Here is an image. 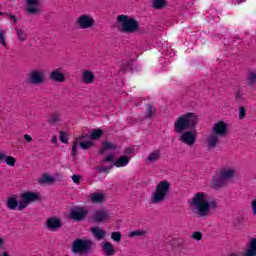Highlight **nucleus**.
Returning <instances> with one entry per match:
<instances>
[{
  "label": "nucleus",
  "instance_id": "f257e3e1",
  "mask_svg": "<svg viewBox=\"0 0 256 256\" xmlns=\"http://www.w3.org/2000/svg\"><path fill=\"white\" fill-rule=\"evenodd\" d=\"M198 123L199 118L197 117V114L193 112L180 115L174 123L175 133L181 135L180 141L189 147L195 145V141H197L195 133L189 131V129H195Z\"/></svg>",
  "mask_w": 256,
  "mask_h": 256
},
{
  "label": "nucleus",
  "instance_id": "f03ea898",
  "mask_svg": "<svg viewBox=\"0 0 256 256\" xmlns=\"http://www.w3.org/2000/svg\"><path fill=\"white\" fill-rule=\"evenodd\" d=\"M195 207L196 213L198 217H207L209 215V211H214V213H217V210L219 209V204L216 200L208 202L205 199V193L199 192L195 194V196L192 198V203Z\"/></svg>",
  "mask_w": 256,
  "mask_h": 256
},
{
  "label": "nucleus",
  "instance_id": "7ed1b4c3",
  "mask_svg": "<svg viewBox=\"0 0 256 256\" xmlns=\"http://www.w3.org/2000/svg\"><path fill=\"white\" fill-rule=\"evenodd\" d=\"M228 131L229 130L227 127V123H225L224 121H219L216 124H214L212 128V133H210L206 139L207 148L209 150L216 149V147L220 143L219 137H226Z\"/></svg>",
  "mask_w": 256,
  "mask_h": 256
},
{
  "label": "nucleus",
  "instance_id": "20e7f679",
  "mask_svg": "<svg viewBox=\"0 0 256 256\" xmlns=\"http://www.w3.org/2000/svg\"><path fill=\"white\" fill-rule=\"evenodd\" d=\"M171 189V182L167 180L160 181L154 191L152 192L150 201L153 205H157V203H163L167 201V197L169 195V191Z\"/></svg>",
  "mask_w": 256,
  "mask_h": 256
},
{
  "label": "nucleus",
  "instance_id": "39448f33",
  "mask_svg": "<svg viewBox=\"0 0 256 256\" xmlns=\"http://www.w3.org/2000/svg\"><path fill=\"white\" fill-rule=\"evenodd\" d=\"M117 23H120L122 33H135L139 29V22L134 18H129L127 15H118L116 18Z\"/></svg>",
  "mask_w": 256,
  "mask_h": 256
},
{
  "label": "nucleus",
  "instance_id": "423d86ee",
  "mask_svg": "<svg viewBox=\"0 0 256 256\" xmlns=\"http://www.w3.org/2000/svg\"><path fill=\"white\" fill-rule=\"evenodd\" d=\"M93 249V240L77 238L72 243L74 255H87Z\"/></svg>",
  "mask_w": 256,
  "mask_h": 256
},
{
  "label": "nucleus",
  "instance_id": "0eeeda50",
  "mask_svg": "<svg viewBox=\"0 0 256 256\" xmlns=\"http://www.w3.org/2000/svg\"><path fill=\"white\" fill-rule=\"evenodd\" d=\"M40 196L37 192L26 191L21 194V200L19 202L18 211H23V209H27L31 203H36L39 201Z\"/></svg>",
  "mask_w": 256,
  "mask_h": 256
},
{
  "label": "nucleus",
  "instance_id": "6e6552de",
  "mask_svg": "<svg viewBox=\"0 0 256 256\" xmlns=\"http://www.w3.org/2000/svg\"><path fill=\"white\" fill-rule=\"evenodd\" d=\"M111 219V214L107 209H96L92 214V221L94 223H105Z\"/></svg>",
  "mask_w": 256,
  "mask_h": 256
},
{
  "label": "nucleus",
  "instance_id": "1a4fd4ad",
  "mask_svg": "<svg viewBox=\"0 0 256 256\" xmlns=\"http://www.w3.org/2000/svg\"><path fill=\"white\" fill-rule=\"evenodd\" d=\"M76 24L79 29H91L95 25V19L87 14H82L77 18Z\"/></svg>",
  "mask_w": 256,
  "mask_h": 256
},
{
  "label": "nucleus",
  "instance_id": "9d476101",
  "mask_svg": "<svg viewBox=\"0 0 256 256\" xmlns=\"http://www.w3.org/2000/svg\"><path fill=\"white\" fill-rule=\"evenodd\" d=\"M87 215H89V211L87 209L81 206H77L70 211L69 217L72 219V221L79 222L83 221Z\"/></svg>",
  "mask_w": 256,
  "mask_h": 256
},
{
  "label": "nucleus",
  "instance_id": "9b49d317",
  "mask_svg": "<svg viewBox=\"0 0 256 256\" xmlns=\"http://www.w3.org/2000/svg\"><path fill=\"white\" fill-rule=\"evenodd\" d=\"M25 10L28 15H39L41 13V0H26Z\"/></svg>",
  "mask_w": 256,
  "mask_h": 256
},
{
  "label": "nucleus",
  "instance_id": "f8f14e48",
  "mask_svg": "<svg viewBox=\"0 0 256 256\" xmlns=\"http://www.w3.org/2000/svg\"><path fill=\"white\" fill-rule=\"evenodd\" d=\"M27 81L31 85H43L45 75L41 71L34 70L29 73Z\"/></svg>",
  "mask_w": 256,
  "mask_h": 256
},
{
  "label": "nucleus",
  "instance_id": "ddd939ff",
  "mask_svg": "<svg viewBox=\"0 0 256 256\" xmlns=\"http://www.w3.org/2000/svg\"><path fill=\"white\" fill-rule=\"evenodd\" d=\"M218 172L221 178L225 179L226 183H229L237 175V170L234 167H223Z\"/></svg>",
  "mask_w": 256,
  "mask_h": 256
},
{
  "label": "nucleus",
  "instance_id": "4468645a",
  "mask_svg": "<svg viewBox=\"0 0 256 256\" xmlns=\"http://www.w3.org/2000/svg\"><path fill=\"white\" fill-rule=\"evenodd\" d=\"M210 185L212 189H222V187H225L227 185V181L222 178L221 174L216 171L215 175L212 178V181L210 182Z\"/></svg>",
  "mask_w": 256,
  "mask_h": 256
},
{
  "label": "nucleus",
  "instance_id": "2eb2a0df",
  "mask_svg": "<svg viewBox=\"0 0 256 256\" xmlns=\"http://www.w3.org/2000/svg\"><path fill=\"white\" fill-rule=\"evenodd\" d=\"M49 79L54 81V83H63L65 82V73H63V69L56 68L50 72Z\"/></svg>",
  "mask_w": 256,
  "mask_h": 256
},
{
  "label": "nucleus",
  "instance_id": "dca6fc26",
  "mask_svg": "<svg viewBox=\"0 0 256 256\" xmlns=\"http://www.w3.org/2000/svg\"><path fill=\"white\" fill-rule=\"evenodd\" d=\"M45 227L49 229V231H57V229L63 227V222L59 218L51 217L46 220Z\"/></svg>",
  "mask_w": 256,
  "mask_h": 256
},
{
  "label": "nucleus",
  "instance_id": "f3484780",
  "mask_svg": "<svg viewBox=\"0 0 256 256\" xmlns=\"http://www.w3.org/2000/svg\"><path fill=\"white\" fill-rule=\"evenodd\" d=\"M90 231L94 239H96L97 241H103V239H105V236L107 235L105 230H103L102 228H99V226L92 227Z\"/></svg>",
  "mask_w": 256,
  "mask_h": 256
},
{
  "label": "nucleus",
  "instance_id": "a211bd4d",
  "mask_svg": "<svg viewBox=\"0 0 256 256\" xmlns=\"http://www.w3.org/2000/svg\"><path fill=\"white\" fill-rule=\"evenodd\" d=\"M243 256H256V238L250 239L248 248L242 253Z\"/></svg>",
  "mask_w": 256,
  "mask_h": 256
},
{
  "label": "nucleus",
  "instance_id": "6ab92c4d",
  "mask_svg": "<svg viewBox=\"0 0 256 256\" xmlns=\"http://www.w3.org/2000/svg\"><path fill=\"white\" fill-rule=\"evenodd\" d=\"M102 252L105 256H115V246L111 242H103Z\"/></svg>",
  "mask_w": 256,
  "mask_h": 256
},
{
  "label": "nucleus",
  "instance_id": "aec40b11",
  "mask_svg": "<svg viewBox=\"0 0 256 256\" xmlns=\"http://www.w3.org/2000/svg\"><path fill=\"white\" fill-rule=\"evenodd\" d=\"M95 81V74L91 70H85L82 72V82L86 85H91Z\"/></svg>",
  "mask_w": 256,
  "mask_h": 256
},
{
  "label": "nucleus",
  "instance_id": "412c9836",
  "mask_svg": "<svg viewBox=\"0 0 256 256\" xmlns=\"http://www.w3.org/2000/svg\"><path fill=\"white\" fill-rule=\"evenodd\" d=\"M6 207L7 209H10V211H15L17 208L19 209V201H17V197L12 196L8 198Z\"/></svg>",
  "mask_w": 256,
  "mask_h": 256
},
{
  "label": "nucleus",
  "instance_id": "4be33fe9",
  "mask_svg": "<svg viewBox=\"0 0 256 256\" xmlns=\"http://www.w3.org/2000/svg\"><path fill=\"white\" fill-rule=\"evenodd\" d=\"M161 159V150L156 149L153 152H151L147 157L148 163H157Z\"/></svg>",
  "mask_w": 256,
  "mask_h": 256
},
{
  "label": "nucleus",
  "instance_id": "5701e85b",
  "mask_svg": "<svg viewBox=\"0 0 256 256\" xmlns=\"http://www.w3.org/2000/svg\"><path fill=\"white\" fill-rule=\"evenodd\" d=\"M129 157L126 155L120 156L118 159L115 160L114 166L115 167H127L129 165Z\"/></svg>",
  "mask_w": 256,
  "mask_h": 256
},
{
  "label": "nucleus",
  "instance_id": "b1692460",
  "mask_svg": "<svg viewBox=\"0 0 256 256\" xmlns=\"http://www.w3.org/2000/svg\"><path fill=\"white\" fill-rule=\"evenodd\" d=\"M115 149H117V145H115L109 141H104L102 143V148L99 150V153H100V155H103V153H105V151H113Z\"/></svg>",
  "mask_w": 256,
  "mask_h": 256
},
{
  "label": "nucleus",
  "instance_id": "393cba45",
  "mask_svg": "<svg viewBox=\"0 0 256 256\" xmlns=\"http://www.w3.org/2000/svg\"><path fill=\"white\" fill-rule=\"evenodd\" d=\"M90 199L92 203H103L105 201V195L103 193H93Z\"/></svg>",
  "mask_w": 256,
  "mask_h": 256
},
{
  "label": "nucleus",
  "instance_id": "a878e982",
  "mask_svg": "<svg viewBox=\"0 0 256 256\" xmlns=\"http://www.w3.org/2000/svg\"><path fill=\"white\" fill-rule=\"evenodd\" d=\"M152 7L153 9H165L167 7V1L166 0H152Z\"/></svg>",
  "mask_w": 256,
  "mask_h": 256
},
{
  "label": "nucleus",
  "instance_id": "bb28decb",
  "mask_svg": "<svg viewBox=\"0 0 256 256\" xmlns=\"http://www.w3.org/2000/svg\"><path fill=\"white\" fill-rule=\"evenodd\" d=\"M157 113V108L151 104L146 105V118L151 119Z\"/></svg>",
  "mask_w": 256,
  "mask_h": 256
},
{
  "label": "nucleus",
  "instance_id": "cd10ccee",
  "mask_svg": "<svg viewBox=\"0 0 256 256\" xmlns=\"http://www.w3.org/2000/svg\"><path fill=\"white\" fill-rule=\"evenodd\" d=\"M81 139H85V136L81 135V136L77 137L75 139V141L73 142L72 152H71L72 157H77V145H79V141H81Z\"/></svg>",
  "mask_w": 256,
  "mask_h": 256
},
{
  "label": "nucleus",
  "instance_id": "c85d7f7f",
  "mask_svg": "<svg viewBox=\"0 0 256 256\" xmlns=\"http://www.w3.org/2000/svg\"><path fill=\"white\" fill-rule=\"evenodd\" d=\"M247 82L248 85H251L253 87V85H256V72L255 71H248V75H247Z\"/></svg>",
  "mask_w": 256,
  "mask_h": 256
},
{
  "label": "nucleus",
  "instance_id": "c756f323",
  "mask_svg": "<svg viewBox=\"0 0 256 256\" xmlns=\"http://www.w3.org/2000/svg\"><path fill=\"white\" fill-rule=\"evenodd\" d=\"M60 121H61V117H60L59 113H57V112L52 113L47 120V122L50 123V125L59 123Z\"/></svg>",
  "mask_w": 256,
  "mask_h": 256
},
{
  "label": "nucleus",
  "instance_id": "7c9ffc66",
  "mask_svg": "<svg viewBox=\"0 0 256 256\" xmlns=\"http://www.w3.org/2000/svg\"><path fill=\"white\" fill-rule=\"evenodd\" d=\"M103 137V130L101 129H95L90 134V139L97 140L101 139Z\"/></svg>",
  "mask_w": 256,
  "mask_h": 256
},
{
  "label": "nucleus",
  "instance_id": "2f4dec72",
  "mask_svg": "<svg viewBox=\"0 0 256 256\" xmlns=\"http://www.w3.org/2000/svg\"><path fill=\"white\" fill-rule=\"evenodd\" d=\"M16 35H17L18 39L22 41V43L27 41V33H25V31L23 29L17 28Z\"/></svg>",
  "mask_w": 256,
  "mask_h": 256
},
{
  "label": "nucleus",
  "instance_id": "473e14b6",
  "mask_svg": "<svg viewBox=\"0 0 256 256\" xmlns=\"http://www.w3.org/2000/svg\"><path fill=\"white\" fill-rule=\"evenodd\" d=\"M40 185H45V183H53V177L48 174H44L39 180Z\"/></svg>",
  "mask_w": 256,
  "mask_h": 256
},
{
  "label": "nucleus",
  "instance_id": "72a5a7b5",
  "mask_svg": "<svg viewBox=\"0 0 256 256\" xmlns=\"http://www.w3.org/2000/svg\"><path fill=\"white\" fill-rule=\"evenodd\" d=\"M143 235H147V230H134L129 233L128 237H143Z\"/></svg>",
  "mask_w": 256,
  "mask_h": 256
},
{
  "label": "nucleus",
  "instance_id": "f704fd0d",
  "mask_svg": "<svg viewBox=\"0 0 256 256\" xmlns=\"http://www.w3.org/2000/svg\"><path fill=\"white\" fill-rule=\"evenodd\" d=\"M131 69H132L131 62H124V63H122V65L120 67L121 73H129V71H131Z\"/></svg>",
  "mask_w": 256,
  "mask_h": 256
},
{
  "label": "nucleus",
  "instance_id": "c9c22d12",
  "mask_svg": "<svg viewBox=\"0 0 256 256\" xmlns=\"http://www.w3.org/2000/svg\"><path fill=\"white\" fill-rule=\"evenodd\" d=\"M4 161L6 165H9V167H15V163H17V160L13 156H6Z\"/></svg>",
  "mask_w": 256,
  "mask_h": 256
},
{
  "label": "nucleus",
  "instance_id": "e433bc0d",
  "mask_svg": "<svg viewBox=\"0 0 256 256\" xmlns=\"http://www.w3.org/2000/svg\"><path fill=\"white\" fill-rule=\"evenodd\" d=\"M93 142H91V141H86V142H80L79 143V146H80V148L81 149H91V147H93Z\"/></svg>",
  "mask_w": 256,
  "mask_h": 256
},
{
  "label": "nucleus",
  "instance_id": "4c0bfd02",
  "mask_svg": "<svg viewBox=\"0 0 256 256\" xmlns=\"http://www.w3.org/2000/svg\"><path fill=\"white\" fill-rule=\"evenodd\" d=\"M238 113H239V119L243 120L245 119V116L247 115V109H245V107L240 106L238 109Z\"/></svg>",
  "mask_w": 256,
  "mask_h": 256
},
{
  "label": "nucleus",
  "instance_id": "58836bf2",
  "mask_svg": "<svg viewBox=\"0 0 256 256\" xmlns=\"http://www.w3.org/2000/svg\"><path fill=\"white\" fill-rule=\"evenodd\" d=\"M96 171L98 173H109V171H111V167H107V166H97L96 167Z\"/></svg>",
  "mask_w": 256,
  "mask_h": 256
},
{
  "label": "nucleus",
  "instance_id": "ea45409f",
  "mask_svg": "<svg viewBox=\"0 0 256 256\" xmlns=\"http://www.w3.org/2000/svg\"><path fill=\"white\" fill-rule=\"evenodd\" d=\"M111 239L119 243V241H121V232H112Z\"/></svg>",
  "mask_w": 256,
  "mask_h": 256
},
{
  "label": "nucleus",
  "instance_id": "a19ab883",
  "mask_svg": "<svg viewBox=\"0 0 256 256\" xmlns=\"http://www.w3.org/2000/svg\"><path fill=\"white\" fill-rule=\"evenodd\" d=\"M192 239H195V241H201V239H203V234L199 231H195L192 233Z\"/></svg>",
  "mask_w": 256,
  "mask_h": 256
},
{
  "label": "nucleus",
  "instance_id": "79ce46f5",
  "mask_svg": "<svg viewBox=\"0 0 256 256\" xmlns=\"http://www.w3.org/2000/svg\"><path fill=\"white\" fill-rule=\"evenodd\" d=\"M60 141L65 144L69 143V138L65 132H60Z\"/></svg>",
  "mask_w": 256,
  "mask_h": 256
},
{
  "label": "nucleus",
  "instance_id": "37998d69",
  "mask_svg": "<svg viewBox=\"0 0 256 256\" xmlns=\"http://www.w3.org/2000/svg\"><path fill=\"white\" fill-rule=\"evenodd\" d=\"M0 43L4 45V47H7V42L5 41V33H3V31H0Z\"/></svg>",
  "mask_w": 256,
  "mask_h": 256
},
{
  "label": "nucleus",
  "instance_id": "c03bdc74",
  "mask_svg": "<svg viewBox=\"0 0 256 256\" xmlns=\"http://www.w3.org/2000/svg\"><path fill=\"white\" fill-rule=\"evenodd\" d=\"M114 156L113 155H108L104 158L102 163H113Z\"/></svg>",
  "mask_w": 256,
  "mask_h": 256
},
{
  "label": "nucleus",
  "instance_id": "a18cd8bd",
  "mask_svg": "<svg viewBox=\"0 0 256 256\" xmlns=\"http://www.w3.org/2000/svg\"><path fill=\"white\" fill-rule=\"evenodd\" d=\"M72 181H73V183H76L77 185H79V183H81V176L73 175L72 176Z\"/></svg>",
  "mask_w": 256,
  "mask_h": 256
},
{
  "label": "nucleus",
  "instance_id": "49530a36",
  "mask_svg": "<svg viewBox=\"0 0 256 256\" xmlns=\"http://www.w3.org/2000/svg\"><path fill=\"white\" fill-rule=\"evenodd\" d=\"M252 215H256V198L251 202Z\"/></svg>",
  "mask_w": 256,
  "mask_h": 256
},
{
  "label": "nucleus",
  "instance_id": "de8ad7c7",
  "mask_svg": "<svg viewBox=\"0 0 256 256\" xmlns=\"http://www.w3.org/2000/svg\"><path fill=\"white\" fill-rule=\"evenodd\" d=\"M6 15H7V17H9V19H12L13 23H17V16H15L11 13H7Z\"/></svg>",
  "mask_w": 256,
  "mask_h": 256
},
{
  "label": "nucleus",
  "instance_id": "09e8293b",
  "mask_svg": "<svg viewBox=\"0 0 256 256\" xmlns=\"http://www.w3.org/2000/svg\"><path fill=\"white\" fill-rule=\"evenodd\" d=\"M133 151H135V148L129 147V148H126V149L124 150V153H125L126 155H131V154L133 153Z\"/></svg>",
  "mask_w": 256,
  "mask_h": 256
},
{
  "label": "nucleus",
  "instance_id": "8fccbe9b",
  "mask_svg": "<svg viewBox=\"0 0 256 256\" xmlns=\"http://www.w3.org/2000/svg\"><path fill=\"white\" fill-rule=\"evenodd\" d=\"M24 139L26 143H31V141H33V137H31V135H28V134L24 135Z\"/></svg>",
  "mask_w": 256,
  "mask_h": 256
},
{
  "label": "nucleus",
  "instance_id": "3c124183",
  "mask_svg": "<svg viewBox=\"0 0 256 256\" xmlns=\"http://www.w3.org/2000/svg\"><path fill=\"white\" fill-rule=\"evenodd\" d=\"M235 99H243V94H241V91H236L235 92Z\"/></svg>",
  "mask_w": 256,
  "mask_h": 256
},
{
  "label": "nucleus",
  "instance_id": "603ef678",
  "mask_svg": "<svg viewBox=\"0 0 256 256\" xmlns=\"http://www.w3.org/2000/svg\"><path fill=\"white\" fill-rule=\"evenodd\" d=\"M6 155L4 153H0V163H3L5 161Z\"/></svg>",
  "mask_w": 256,
  "mask_h": 256
},
{
  "label": "nucleus",
  "instance_id": "864d4df0",
  "mask_svg": "<svg viewBox=\"0 0 256 256\" xmlns=\"http://www.w3.org/2000/svg\"><path fill=\"white\" fill-rule=\"evenodd\" d=\"M52 143H57V136L52 137Z\"/></svg>",
  "mask_w": 256,
  "mask_h": 256
},
{
  "label": "nucleus",
  "instance_id": "5fc2aeb1",
  "mask_svg": "<svg viewBox=\"0 0 256 256\" xmlns=\"http://www.w3.org/2000/svg\"><path fill=\"white\" fill-rule=\"evenodd\" d=\"M0 256H9V252L4 251Z\"/></svg>",
  "mask_w": 256,
  "mask_h": 256
},
{
  "label": "nucleus",
  "instance_id": "6e6d98bb",
  "mask_svg": "<svg viewBox=\"0 0 256 256\" xmlns=\"http://www.w3.org/2000/svg\"><path fill=\"white\" fill-rule=\"evenodd\" d=\"M3 246V239L0 238V247Z\"/></svg>",
  "mask_w": 256,
  "mask_h": 256
},
{
  "label": "nucleus",
  "instance_id": "4d7b16f0",
  "mask_svg": "<svg viewBox=\"0 0 256 256\" xmlns=\"http://www.w3.org/2000/svg\"><path fill=\"white\" fill-rule=\"evenodd\" d=\"M3 15H5V13H3V12H0V17H1V16H3Z\"/></svg>",
  "mask_w": 256,
  "mask_h": 256
}]
</instances>
